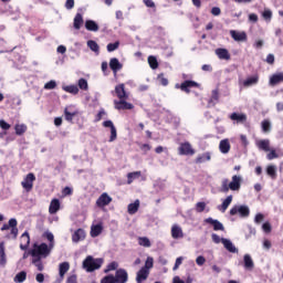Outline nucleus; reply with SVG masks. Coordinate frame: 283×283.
<instances>
[{"instance_id":"obj_1","label":"nucleus","mask_w":283,"mask_h":283,"mask_svg":"<svg viewBox=\"0 0 283 283\" xmlns=\"http://www.w3.org/2000/svg\"><path fill=\"white\" fill-rule=\"evenodd\" d=\"M42 238H45L49 241V244L46 243H34L32 250L30 251L32 256L35 258H48L50 253H52V250L54 249V234L50 231H45L42 234Z\"/></svg>"},{"instance_id":"obj_2","label":"nucleus","mask_w":283,"mask_h":283,"mask_svg":"<svg viewBox=\"0 0 283 283\" xmlns=\"http://www.w3.org/2000/svg\"><path fill=\"white\" fill-rule=\"evenodd\" d=\"M242 186V176L234 175L232 177L231 182L229 179H223L221 182V191L222 193H229L230 191H240V187Z\"/></svg>"},{"instance_id":"obj_3","label":"nucleus","mask_w":283,"mask_h":283,"mask_svg":"<svg viewBox=\"0 0 283 283\" xmlns=\"http://www.w3.org/2000/svg\"><path fill=\"white\" fill-rule=\"evenodd\" d=\"M103 265V259H93L92 255H88L83 261V269L87 271V273H92L93 271L98 270Z\"/></svg>"},{"instance_id":"obj_4","label":"nucleus","mask_w":283,"mask_h":283,"mask_svg":"<svg viewBox=\"0 0 283 283\" xmlns=\"http://www.w3.org/2000/svg\"><path fill=\"white\" fill-rule=\"evenodd\" d=\"M17 224H19V222L17 221V219L12 218L9 220L8 223H4L1 227V231H10V234H8V238H12L13 240H17L19 235V228H17Z\"/></svg>"},{"instance_id":"obj_5","label":"nucleus","mask_w":283,"mask_h":283,"mask_svg":"<svg viewBox=\"0 0 283 283\" xmlns=\"http://www.w3.org/2000/svg\"><path fill=\"white\" fill-rule=\"evenodd\" d=\"M230 216H240V218H247V216H249V207L235 205L230 209Z\"/></svg>"},{"instance_id":"obj_6","label":"nucleus","mask_w":283,"mask_h":283,"mask_svg":"<svg viewBox=\"0 0 283 283\" xmlns=\"http://www.w3.org/2000/svg\"><path fill=\"white\" fill-rule=\"evenodd\" d=\"M178 154L179 156H193V154H196V150L193 149V147H191V144L189 142H186L179 145Z\"/></svg>"},{"instance_id":"obj_7","label":"nucleus","mask_w":283,"mask_h":283,"mask_svg":"<svg viewBox=\"0 0 283 283\" xmlns=\"http://www.w3.org/2000/svg\"><path fill=\"white\" fill-rule=\"evenodd\" d=\"M34 180H36L34 174L29 172L22 180L21 186L23 189H25V191H32V188L34 187Z\"/></svg>"},{"instance_id":"obj_8","label":"nucleus","mask_w":283,"mask_h":283,"mask_svg":"<svg viewBox=\"0 0 283 283\" xmlns=\"http://www.w3.org/2000/svg\"><path fill=\"white\" fill-rule=\"evenodd\" d=\"M114 277L116 283H127V280H129V274H127V270L118 269Z\"/></svg>"},{"instance_id":"obj_9","label":"nucleus","mask_w":283,"mask_h":283,"mask_svg":"<svg viewBox=\"0 0 283 283\" xmlns=\"http://www.w3.org/2000/svg\"><path fill=\"white\" fill-rule=\"evenodd\" d=\"M115 109H134V104L127 102V98L115 99Z\"/></svg>"},{"instance_id":"obj_10","label":"nucleus","mask_w":283,"mask_h":283,"mask_svg":"<svg viewBox=\"0 0 283 283\" xmlns=\"http://www.w3.org/2000/svg\"><path fill=\"white\" fill-rule=\"evenodd\" d=\"M103 127H109L111 129L109 143H114V140H116V138L118 137V134L116 132V126H114V122L106 120L103 123Z\"/></svg>"},{"instance_id":"obj_11","label":"nucleus","mask_w":283,"mask_h":283,"mask_svg":"<svg viewBox=\"0 0 283 283\" xmlns=\"http://www.w3.org/2000/svg\"><path fill=\"white\" fill-rule=\"evenodd\" d=\"M229 118L232 119L235 125L247 123V114L244 113H232Z\"/></svg>"},{"instance_id":"obj_12","label":"nucleus","mask_w":283,"mask_h":283,"mask_svg":"<svg viewBox=\"0 0 283 283\" xmlns=\"http://www.w3.org/2000/svg\"><path fill=\"white\" fill-rule=\"evenodd\" d=\"M29 247H30V233L25 231L20 237V249L21 251H27Z\"/></svg>"},{"instance_id":"obj_13","label":"nucleus","mask_w":283,"mask_h":283,"mask_svg":"<svg viewBox=\"0 0 283 283\" xmlns=\"http://www.w3.org/2000/svg\"><path fill=\"white\" fill-rule=\"evenodd\" d=\"M171 238H174V240H180L185 238V232H182V228L180 226L174 224L171 227Z\"/></svg>"},{"instance_id":"obj_14","label":"nucleus","mask_w":283,"mask_h":283,"mask_svg":"<svg viewBox=\"0 0 283 283\" xmlns=\"http://www.w3.org/2000/svg\"><path fill=\"white\" fill-rule=\"evenodd\" d=\"M112 202V197L107 192H103L99 198L96 200L97 207H107Z\"/></svg>"},{"instance_id":"obj_15","label":"nucleus","mask_w":283,"mask_h":283,"mask_svg":"<svg viewBox=\"0 0 283 283\" xmlns=\"http://www.w3.org/2000/svg\"><path fill=\"white\" fill-rule=\"evenodd\" d=\"M115 94L119 99L129 98V94H127V91H125V84H118L115 86Z\"/></svg>"},{"instance_id":"obj_16","label":"nucleus","mask_w":283,"mask_h":283,"mask_svg":"<svg viewBox=\"0 0 283 283\" xmlns=\"http://www.w3.org/2000/svg\"><path fill=\"white\" fill-rule=\"evenodd\" d=\"M230 35L232 36V39L237 42H244L247 41V33L245 32H240V31H235V30H231L230 31Z\"/></svg>"},{"instance_id":"obj_17","label":"nucleus","mask_w":283,"mask_h":283,"mask_svg":"<svg viewBox=\"0 0 283 283\" xmlns=\"http://www.w3.org/2000/svg\"><path fill=\"white\" fill-rule=\"evenodd\" d=\"M222 244L229 253H238V248H235V244L230 239L222 238Z\"/></svg>"},{"instance_id":"obj_18","label":"nucleus","mask_w":283,"mask_h":283,"mask_svg":"<svg viewBox=\"0 0 283 283\" xmlns=\"http://www.w3.org/2000/svg\"><path fill=\"white\" fill-rule=\"evenodd\" d=\"M109 67L114 72V74H116L117 72H120V70H123V65H122L120 61H118V59H116V57L111 59Z\"/></svg>"},{"instance_id":"obj_19","label":"nucleus","mask_w":283,"mask_h":283,"mask_svg":"<svg viewBox=\"0 0 283 283\" xmlns=\"http://www.w3.org/2000/svg\"><path fill=\"white\" fill-rule=\"evenodd\" d=\"M256 147L262 151H271V140L269 139H259L256 140Z\"/></svg>"},{"instance_id":"obj_20","label":"nucleus","mask_w":283,"mask_h":283,"mask_svg":"<svg viewBox=\"0 0 283 283\" xmlns=\"http://www.w3.org/2000/svg\"><path fill=\"white\" fill-rule=\"evenodd\" d=\"M83 240H85V230L77 229L72 235V242L76 244Z\"/></svg>"},{"instance_id":"obj_21","label":"nucleus","mask_w":283,"mask_h":283,"mask_svg":"<svg viewBox=\"0 0 283 283\" xmlns=\"http://www.w3.org/2000/svg\"><path fill=\"white\" fill-rule=\"evenodd\" d=\"M219 151H221V154H229V151H231V143H229V139H222L219 143Z\"/></svg>"},{"instance_id":"obj_22","label":"nucleus","mask_w":283,"mask_h":283,"mask_svg":"<svg viewBox=\"0 0 283 283\" xmlns=\"http://www.w3.org/2000/svg\"><path fill=\"white\" fill-rule=\"evenodd\" d=\"M206 222L208 224H212L214 231H224V226L222 224V222L214 220L213 218L206 219Z\"/></svg>"},{"instance_id":"obj_23","label":"nucleus","mask_w":283,"mask_h":283,"mask_svg":"<svg viewBox=\"0 0 283 283\" xmlns=\"http://www.w3.org/2000/svg\"><path fill=\"white\" fill-rule=\"evenodd\" d=\"M61 209V201L59 199H53L49 207V213L54 216Z\"/></svg>"},{"instance_id":"obj_24","label":"nucleus","mask_w":283,"mask_h":283,"mask_svg":"<svg viewBox=\"0 0 283 283\" xmlns=\"http://www.w3.org/2000/svg\"><path fill=\"white\" fill-rule=\"evenodd\" d=\"M214 52L221 61H229L231 59V54H229L227 49H217Z\"/></svg>"},{"instance_id":"obj_25","label":"nucleus","mask_w":283,"mask_h":283,"mask_svg":"<svg viewBox=\"0 0 283 283\" xmlns=\"http://www.w3.org/2000/svg\"><path fill=\"white\" fill-rule=\"evenodd\" d=\"M8 264V258L6 256V244L0 243V266H6Z\"/></svg>"},{"instance_id":"obj_26","label":"nucleus","mask_w":283,"mask_h":283,"mask_svg":"<svg viewBox=\"0 0 283 283\" xmlns=\"http://www.w3.org/2000/svg\"><path fill=\"white\" fill-rule=\"evenodd\" d=\"M147 277H149V271L142 268L137 272L136 282L137 283L145 282V280H147Z\"/></svg>"},{"instance_id":"obj_27","label":"nucleus","mask_w":283,"mask_h":283,"mask_svg":"<svg viewBox=\"0 0 283 283\" xmlns=\"http://www.w3.org/2000/svg\"><path fill=\"white\" fill-rule=\"evenodd\" d=\"M67 271H70V262H62L59 264V275L61 280L65 277V273H67Z\"/></svg>"},{"instance_id":"obj_28","label":"nucleus","mask_w":283,"mask_h":283,"mask_svg":"<svg viewBox=\"0 0 283 283\" xmlns=\"http://www.w3.org/2000/svg\"><path fill=\"white\" fill-rule=\"evenodd\" d=\"M231 202H233V196H228L221 206H218L219 211H221L222 213H224V211H227V209H229V206L231 205Z\"/></svg>"},{"instance_id":"obj_29","label":"nucleus","mask_w":283,"mask_h":283,"mask_svg":"<svg viewBox=\"0 0 283 283\" xmlns=\"http://www.w3.org/2000/svg\"><path fill=\"white\" fill-rule=\"evenodd\" d=\"M209 160H211V153H203L197 156L196 164L202 165V163H209Z\"/></svg>"},{"instance_id":"obj_30","label":"nucleus","mask_w":283,"mask_h":283,"mask_svg":"<svg viewBox=\"0 0 283 283\" xmlns=\"http://www.w3.org/2000/svg\"><path fill=\"white\" fill-rule=\"evenodd\" d=\"M83 14L81 13H76L75 14V18L73 20V28L75 30H80L81 28H83Z\"/></svg>"},{"instance_id":"obj_31","label":"nucleus","mask_w":283,"mask_h":283,"mask_svg":"<svg viewBox=\"0 0 283 283\" xmlns=\"http://www.w3.org/2000/svg\"><path fill=\"white\" fill-rule=\"evenodd\" d=\"M85 29L88 30V32H98V24L94 20H86Z\"/></svg>"},{"instance_id":"obj_32","label":"nucleus","mask_w":283,"mask_h":283,"mask_svg":"<svg viewBox=\"0 0 283 283\" xmlns=\"http://www.w3.org/2000/svg\"><path fill=\"white\" fill-rule=\"evenodd\" d=\"M279 83H283V73H275L270 77V85H277Z\"/></svg>"},{"instance_id":"obj_33","label":"nucleus","mask_w":283,"mask_h":283,"mask_svg":"<svg viewBox=\"0 0 283 283\" xmlns=\"http://www.w3.org/2000/svg\"><path fill=\"white\" fill-rule=\"evenodd\" d=\"M266 174L270 176V178H272V180H275V178H277V166L269 165L266 167Z\"/></svg>"},{"instance_id":"obj_34","label":"nucleus","mask_w":283,"mask_h":283,"mask_svg":"<svg viewBox=\"0 0 283 283\" xmlns=\"http://www.w3.org/2000/svg\"><path fill=\"white\" fill-rule=\"evenodd\" d=\"M139 208H140V200L137 199L135 200V202L128 205V213L130 216H134V213H136Z\"/></svg>"},{"instance_id":"obj_35","label":"nucleus","mask_w":283,"mask_h":283,"mask_svg":"<svg viewBox=\"0 0 283 283\" xmlns=\"http://www.w3.org/2000/svg\"><path fill=\"white\" fill-rule=\"evenodd\" d=\"M99 233H103L102 224H95L91 227V238H98Z\"/></svg>"},{"instance_id":"obj_36","label":"nucleus","mask_w":283,"mask_h":283,"mask_svg":"<svg viewBox=\"0 0 283 283\" xmlns=\"http://www.w3.org/2000/svg\"><path fill=\"white\" fill-rule=\"evenodd\" d=\"M189 87H198V83H196L195 81H186L180 86L182 92H187V94H189Z\"/></svg>"},{"instance_id":"obj_37","label":"nucleus","mask_w":283,"mask_h":283,"mask_svg":"<svg viewBox=\"0 0 283 283\" xmlns=\"http://www.w3.org/2000/svg\"><path fill=\"white\" fill-rule=\"evenodd\" d=\"M28 279V272L27 271H21L18 274H15L13 282L15 283H23Z\"/></svg>"},{"instance_id":"obj_38","label":"nucleus","mask_w":283,"mask_h":283,"mask_svg":"<svg viewBox=\"0 0 283 283\" xmlns=\"http://www.w3.org/2000/svg\"><path fill=\"white\" fill-rule=\"evenodd\" d=\"M32 264L38 269V271H43L45 266L43 265V261H41V256H32Z\"/></svg>"},{"instance_id":"obj_39","label":"nucleus","mask_w":283,"mask_h":283,"mask_svg":"<svg viewBox=\"0 0 283 283\" xmlns=\"http://www.w3.org/2000/svg\"><path fill=\"white\" fill-rule=\"evenodd\" d=\"M17 136H23L28 132V126L25 124H17L14 126Z\"/></svg>"},{"instance_id":"obj_40","label":"nucleus","mask_w":283,"mask_h":283,"mask_svg":"<svg viewBox=\"0 0 283 283\" xmlns=\"http://www.w3.org/2000/svg\"><path fill=\"white\" fill-rule=\"evenodd\" d=\"M87 48H90L92 52H95V54H98V52L101 51V46H98V43H96V41L94 40L87 41Z\"/></svg>"},{"instance_id":"obj_41","label":"nucleus","mask_w":283,"mask_h":283,"mask_svg":"<svg viewBox=\"0 0 283 283\" xmlns=\"http://www.w3.org/2000/svg\"><path fill=\"white\" fill-rule=\"evenodd\" d=\"M138 245L145 247L146 249H149L151 247V241H149V238L147 237H139L138 238Z\"/></svg>"},{"instance_id":"obj_42","label":"nucleus","mask_w":283,"mask_h":283,"mask_svg":"<svg viewBox=\"0 0 283 283\" xmlns=\"http://www.w3.org/2000/svg\"><path fill=\"white\" fill-rule=\"evenodd\" d=\"M62 90H64V92H67L69 94H78V86L76 85L63 86Z\"/></svg>"},{"instance_id":"obj_43","label":"nucleus","mask_w":283,"mask_h":283,"mask_svg":"<svg viewBox=\"0 0 283 283\" xmlns=\"http://www.w3.org/2000/svg\"><path fill=\"white\" fill-rule=\"evenodd\" d=\"M148 63L151 70H158V60L156 59V56L154 55L148 56Z\"/></svg>"},{"instance_id":"obj_44","label":"nucleus","mask_w":283,"mask_h":283,"mask_svg":"<svg viewBox=\"0 0 283 283\" xmlns=\"http://www.w3.org/2000/svg\"><path fill=\"white\" fill-rule=\"evenodd\" d=\"M127 178H128L127 184L132 185V182H134V180H136V178H140V171L129 172L127 175Z\"/></svg>"},{"instance_id":"obj_45","label":"nucleus","mask_w":283,"mask_h":283,"mask_svg":"<svg viewBox=\"0 0 283 283\" xmlns=\"http://www.w3.org/2000/svg\"><path fill=\"white\" fill-rule=\"evenodd\" d=\"M77 85H78L80 90H84V92H87V90H90L87 80H85V78H80L77 82Z\"/></svg>"},{"instance_id":"obj_46","label":"nucleus","mask_w":283,"mask_h":283,"mask_svg":"<svg viewBox=\"0 0 283 283\" xmlns=\"http://www.w3.org/2000/svg\"><path fill=\"white\" fill-rule=\"evenodd\" d=\"M218 101H220V93L218 92V90H213L210 98V103H212V105H216Z\"/></svg>"},{"instance_id":"obj_47","label":"nucleus","mask_w":283,"mask_h":283,"mask_svg":"<svg viewBox=\"0 0 283 283\" xmlns=\"http://www.w3.org/2000/svg\"><path fill=\"white\" fill-rule=\"evenodd\" d=\"M144 270L149 271L150 269H154V258L148 256L145 266H143Z\"/></svg>"},{"instance_id":"obj_48","label":"nucleus","mask_w":283,"mask_h":283,"mask_svg":"<svg viewBox=\"0 0 283 283\" xmlns=\"http://www.w3.org/2000/svg\"><path fill=\"white\" fill-rule=\"evenodd\" d=\"M118 269V262L113 261L111 262L107 268L104 270V273H109V271H116Z\"/></svg>"},{"instance_id":"obj_49","label":"nucleus","mask_w":283,"mask_h":283,"mask_svg":"<svg viewBox=\"0 0 283 283\" xmlns=\"http://www.w3.org/2000/svg\"><path fill=\"white\" fill-rule=\"evenodd\" d=\"M120 42L116 41L115 43L107 44V52H116V49L119 48Z\"/></svg>"},{"instance_id":"obj_50","label":"nucleus","mask_w":283,"mask_h":283,"mask_svg":"<svg viewBox=\"0 0 283 283\" xmlns=\"http://www.w3.org/2000/svg\"><path fill=\"white\" fill-rule=\"evenodd\" d=\"M261 127L263 132H271V122L269 119H265L261 123Z\"/></svg>"},{"instance_id":"obj_51","label":"nucleus","mask_w":283,"mask_h":283,"mask_svg":"<svg viewBox=\"0 0 283 283\" xmlns=\"http://www.w3.org/2000/svg\"><path fill=\"white\" fill-rule=\"evenodd\" d=\"M262 17L265 21H271V19H273V12L266 9L263 11Z\"/></svg>"},{"instance_id":"obj_52","label":"nucleus","mask_w":283,"mask_h":283,"mask_svg":"<svg viewBox=\"0 0 283 283\" xmlns=\"http://www.w3.org/2000/svg\"><path fill=\"white\" fill-rule=\"evenodd\" d=\"M270 153L266 155L268 160H275V158H279L280 156L277 153H275V149H270Z\"/></svg>"},{"instance_id":"obj_53","label":"nucleus","mask_w":283,"mask_h":283,"mask_svg":"<svg viewBox=\"0 0 283 283\" xmlns=\"http://www.w3.org/2000/svg\"><path fill=\"white\" fill-rule=\"evenodd\" d=\"M56 87V81L51 80L44 84V90H54Z\"/></svg>"},{"instance_id":"obj_54","label":"nucleus","mask_w":283,"mask_h":283,"mask_svg":"<svg viewBox=\"0 0 283 283\" xmlns=\"http://www.w3.org/2000/svg\"><path fill=\"white\" fill-rule=\"evenodd\" d=\"M205 209H207V203L198 202L196 205V210H197L198 213H202V211H205Z\"/></svg>"},{"instance_id":"obj_55","label":"nucleus","mask_w":283,"mask_h":283,"mask_svg":"<svg viewBox=\"0 0 283 283\" xmlns=\"http://www.w3.org/2000/svg\"><path fill=\"white\" fill-rule=\"evenodd\" d=\"M101 283H116V279L114 277V275H107L102 279Z\"/></svg>"},{"instance_id":"obj_56","label":"nucleus","mask_w":283,"mask_h":283,"mask_svg":"<svg viewBox=\"0 0 283 283\" xmlns=\"http://www.w3.org/2000/svg\"><path fill=\"white\" fill-rule=\"evenodd\" d=\"M64 116H65V120L71 122L74 118V116H76V113H70L67 111V108H65L64 109Z\"/></svg>"},{"instance_id":"obj_57","label":"nucleus","mask_w":283,"mask_h":283,"mask_svg":"<svg viewBox=\"0 0 283 283\" xmlns=\"http://www.w3.org/2000/svg\"><path fill=\"white\" fill-rule=\"evenodd\" d=\"M207 262V259H205V256H202V255H199V256H197V259H196V264L198 265V266H203V264Z\"/></svg>"},{"instance_id":"obj_58","label":"nucleus","mask_w":283,"mask_h":283,"mask_svg":"<svg viewBox=\"0 0 283 283\" xmlns=\"http://www.w3.org/2000/svg\"><path fill=\"white\" fill-rule=\"evenodd\" d=\"M211 238H212V242H214V244H220V242L222 244V238H220V235L212 233Z\"/></svg>"},{"instance_id":"obj_59","label":"nucleus","mask_w":283,"mask_h":283,"mask_svg":"<svg viewBox=\"0 0 283 283\" xmlns=\"http://www.w3.org/2000/svg\"><path fill=\"white\" fill-rule=\"evenodd\" d=\"M221 13H222V10H220L219 7H213V8L211 9V14H212L213 17H220Z\"/></svg>"},{"instance_id":"obj_60","label":"nucleus","mask_w":283,"mask_h":283,"mask_svg":"<svg viewBox=\"0 0 283 283\" xmlns=\"http://www.w3.org/2000/svg\"><path fill=\"white\" fill-rule=\"evenodd\" d=\"M263 221H264V214L258 213V214L255 216V218H254L255 224H260V223L263 222Z\"/></svg>"},{"instance_id":"obj_61","label":"nucleus","mask_w":283,"mask_h":283,"mask_svg":"<svg viewBox=\"0 0 283 283\" xmlns=\"http://www.w3.org/2000/svg\"><path fill=\"white\" fill-rule=\"evenodd\" d=\"M262 230L264 231V233H271V223L269 222L263 223Z\"/></svg>"},{"instance_id":"obj_62","label":"nucleus","mask_w":283,"mask_h":283,"mask_svg":"<svg viewBox=\"0 0 283 283\" xmlns=\"http://www.w3.org/2000/svg\"><path fill=\"white\" fill-rule=\"evenodd\" d=\"M64 8L66 10H72L74 8V0H66Z\"/></svg>"},{"instance_id":"obj_63","label":"nucleus","mask_w":283,"mask_h":283,"mask_svg":"<svg viewBox=\"0 0 283 283\" xmlns=\"http://www.w3.org/2000/svg\"><path fill=\"white\" fill-rule=\"evenodd\" d=\"M1 129L8 130L10 129V124H8L4 119H0Z\"/></svg>"},{"instance_id":"obj_64","label":"nucleus","mask_w":283,"mask_h":283,"mask_svg":"<svg viewBox=\"0 0 283 283\" xmlns=\"http://www.w3.org/2000/svg\"><path fill=\"white\" fill-rule=\"evenodd\" d=\"M62 196L65 198L66 196H72V188L70 187H65L63 190H62Z\"/></svg>"}]
</instances>
